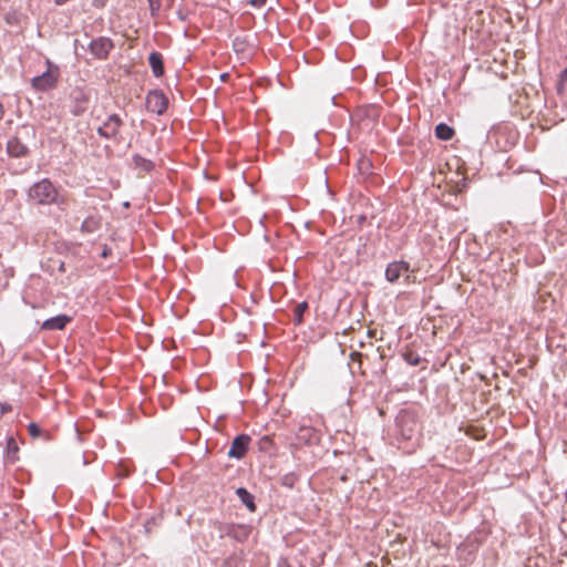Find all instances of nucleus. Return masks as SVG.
I'll list each match as a JSON object with an SVG mask.
<instances>
[{
    "instance_id": "obj_7",
    "label": "nucleus",
    "mask_w": 567,
    "mask_h": 567,
    "mask_svg": "<svg viewBox=\"0 0 567 567\" xmlns=\"http://www.w3.org/2000/svg\"><path fill=\"white\" fill-rule=\"evenodd\" d=\"M250 437L246 434H240L236 436L231 442L230 449L228 451V456L237 460L241 458L247 452Z\"/></svg>"
},
{
    "instance_id": "obj_10",
    "label": "nucleus",
    "mask_w": 567,
    "mask_h": 567,
    "mask_svg": "<svg viewBox=\"0 0 567 567\" xmlns=\"http://www.w3.org/2000/svg\"><path fill=\"white\" fill-rule=\"evenodd\" d=\"M7 150L8 153L14 157L24 156L28 152L27 146L22 144L18 138H11L8 142Z\"/></svg>"
},
{
    "instance_id": "obj_5",
    "label": "nucleus",
    "mask_w": 567,
    "mask_h": 567,
    "mask_svg": "<svg viewBox=\"0 0 567 567\" xmlns=\"http://www.w3.org/2000/svg\"><path fill=\"white\" fill-rule=\"evenodd\" d=\"M167 97L162 91H150L146 96V107L150 112L163 114L167 109Z\"/></svg>"
},
{
    "instance_id": "obj_13",
    "label": "nucleus",
    "mask_w": 567,
    "mask_h": 567,
    "mask_svg": "<svg viewBox=\"0 0 567 567\" xmlns=\"http://www.w3.org/2000/svg\"><path fill=\"white\" fill-rule=\"evenodd\" d=\"M435 135L437 138H440L442 141H449L453 137L454 130L444 123H440L435 127Z\"/></svg>"
},
{
    "instance_id": "obj_27",
    "label": "nucleus",
    "mask_w": 567,
    "mask_h": 567,
    "mask_svg": "<svg viewBox=\"0 0 567 567\" xmlns=\"http://www.w3.org/2000/svg\"><path fill=\"white\" fill-rule=\"evenodd\" d=\"M102 256H103V257H106V256H107V251H106V250H104V251L102 252Z\"/></svg>"
},
{
    "instance_id": "obj_1",
    "label": "nucleus",
    "mask_w": 567,
    "mask_h": 567,
    "mask_svg": "<svg viewBox=\"0 0 567 567\" xmlns=\"http://www.w3.org/2000/svg\"><path fill=\"white\" fill-rule=\"evenodd\" d=\"M28 196L31 200L40 205H50L58 202V190L49 179H42L33 184Z\"/></svg>"
},
{
    "instance_id": "obj_3",
    "label": "nucleus",
    "mask_w": 567,
    "mask_h": 567,
    "mask_svg": "<svg viewBox=\"0 0 567 567\" xmlns=\"http://www.w3.org/2000/svg\"><path fill=\"white\" fill-rule=\"evenodd\" d=\"M123 125L122 118L117 114H111L97 127V134L107 140H118L120 128Z\"/></svg>"
},
{
    "instance_id": "obj_24",
    "label": "nucleus",
    "mask_w": 567,
    "mask_h": 567,
    "mask_svg": "<svg viewBox=\"0 0 567 567\" xmlns=\"http://www.w3.org/2000/svg\"><path fill=\"white\" fill-rule=\"evenodd\" d=\"M406 360L412 365H417L419 362H420V358L419 357H415V358H412V359L410 357H408Z\"/></svg>"
},
{
    "instance_id": "obj_23",
    "label": "nucleus",
    "mask_w": 567,
    "mask_h": 567,
    "mask_svg": "<svg viewBox=\"0 0 567 567\" xmlns=\"http://www.w3.org/2000/svg\"><path fill=\"white\" fill-rule=\"evenodd\" d=\"M249 2L254 7H261L266 3V0H250Z\"/></svg>"
},
{
    "instance_id": "obj_4",
    "label": "nucleus",
    "mask_w": 567,
    "mask_h": 567,
    "mask_svg": "<svg viewBox=\"0 0 567 567\" xmlns=\"http://www.w3.org/2000/svg\"><path fill=\"white\" fill-rule=\"evenodd\" d=\"M410 265L406 261H393L390 262L385 269V278L389 282H396L400 278H403L406 282L410 281Z\"/></svg>"
},
{
    "instance_id": "obj_26",
    "label": "nucleus",
    "mask_w": 567,
    "mask_h": 567,
    "mask_svg": "<svg viewBox=\"0 0 567 567\" xmlns=\"http://www.w3.org/2000/svg\"><path fill=\"white\" fill-rule=\"evenodd\" d=\"M560 79H561V81L567 80V69H565L560 72Z\"/></svg>"
},
{
    "instance_id": "obj_20",
    "label": "nucleus",
    "mask_w": 567,
    "mask_h": 567,
    "mask_svg": "<svg viewBox=\"0 0 567 567\" xmlns=\"http://www.w3.org/2000/svg\"><path fill=\"white\" fill-rule=\"evenodd\" d=\"M234 48L236 51H244L245 50V41L239 38H236L234 40Z\"/></svg>"
},
{
    "instance_id": "obj_16",
    "label": "nucleus",
    "mask_w": 567,
    "mask_h": 567,
    "mask_svg": "<svg viewBox=\"0 0 567 567\" xmlns=\"http://www.w3.org/2000/svg\"><path fill=\"white\" fill-rule=\"evenodd\" d=\"M133 162L136 167L142 168L144 171H151L154 166V164L150 159H146L141 155H134Z\"/></svg>"
},
{
    "instance_id": "obj_19",
    "label": "nucleus",
    "mask_w": 567,
    "mask_h": 567,
    "mask_svg": "<svg viewBox=\"0 0 567 567\" xmlns=\"http://www.w3.org/2000/svg\"><path fill=\"white\" fill-rule=\"evenodd\" d=\"M28 431H29V434L32 436V437H38L40 436L41 434V429L38 424L35 423H30L29 426H28Z\"/></svg>"
},
{
    "instance_id": "obj_9",
    "label": "nucleus",
    "mask_w": 567,
    "mask_h": 567,
    "mask_svg": "<svg viewBox=\"0 0 567 567\" xmlns=\"http://www.w3.org/2000/svg\"><path fill=\"white\" fill-rule=\"evenodd\" d=\"M71 321V317L66 316V315H59V316H55L53 318H50V319H47L43 323H42V329L43 330H62L64 329V327Z\"/></svg>"
},
{
    "instance_id": "obj_8",
    "label": "nucleus",
    "mask_w": 567,
    "mask_h": 567,
    "mask_svg": "<svg viewBox=\"0 0 567 567\" xmlns=\"http://www.w3.org/2000/svg\"><path fill=\"white\" fill-rule=\"evenodd\" d=\"M56 83V73L47 70L41 75L33 78L32 85L40 91L52 89Z\"/></svg>"
},
{
    "instance_id": "obj_2",
    "label": "nucleus",
    "mask_w": 567,
    "mask_h": 567,
    "mask_svg": "<svg viewBox=\"0 0 567 567\" xmlns=\"http://www.w3.org/2000/svg\"><path fill=\"white\" fill-rule=\"evenodd\" d=\"M398 437L402 441L417 439L420 426L414 416L410 413H401L396 417Z\"/></svg>"
},
{
    "instance_id": "obj_18",
    "label": "nucleus",
    "mask_w": 567,
    "mask_h": 567,
    "mask_svg": "<svg viewBox=\"0 0 567 567\" xmlns=\"http://www.w3.org/2000/svg\"><path fill=\"white\" fill-rule=\"evenodd\" d=\"M151 16L156 18L161 10V0H147Z\"/></svg>"
},
{
    "instance_id": "obj_11",
    "label": "nucleus",
    "mask_w": 567,
    "mask_h": 567,
    "mask_svg": "<svg viewBox=\"0 0 567 567\" xmlns=\"http://www.w3.org/2000/svg\"><path fill=\"white\" fill-rule=\"evenodd\" d=\"M148 62L152 68L153 74L158 78L164 73L163 58L158 52H152L148 56Z\"/></svg>"
},
{
    "instance_id": "obj_15",
    "label": "nucleus",
    "mask_w": 567,
    "mask_h": 567,
    "mask_svg": "<svg viewBox=\"0 0 567 567\" xmlns=\"http://www.w3.org/2000/svg\"><path fill=\"white\" fill-rule=\"evenodd\" d=\"M297 440L303 443H309L315 439V431L309 426H301L297 432Z\"/></svg>"
},
{
    "instance_id": "obj_17",
    "label": "nucleus",
    "mask_w": 567,
    "mask_h": 567,
    "mask_svg": "<svg viewBox=\"0 0 567 567\" xmlns=\"http://www.w3.org/2000/svg\"><path fill=\"white\" fill-rule=\"evenodd\" d=\"M307 308H308V303L306 301L300 302L296 306L295 317H296L297 323H300L302 321V315L307 310Z\"/></svg>"
},
{
    "instance_id": "obj_25",
    "label": "nucleus",
    "mask_w": 567,
    "mask_h": 567,
    "mask_svg": "<svg viewBox=\"0 0 567 567\" xmlns=\"http://www.w3.org/2000/svg\"><path fill=\"white\" fill-rule=\"evenodd\" d=\"M10 410H11L10 405H8V404H2V405H1V410H0V414H4V413H7V412H8V411H10Z\"/></svg>"
},
{
    "instance_id": "obj_12",
    "label": "nucleus",
    "mask_w": 567,
    "mask_h": 567,
    "mask_svg": "<svg viewBox=\"0 0 567 567\" xmlns=\"http://www.w3.org/2000/svg\"><path fill=\"white\" fill-rule=\"evenodd\" d=\"M236 494L250 512L256 509L255 497L246 488L238 487Z\"/></svg>"
},
{
    "instance_id": "obj_22",
    "label": "nucleus",
    "mask_w": 567,
    "mask_h": 567,
    "mask_svg": "<svg viewBox=\"0 0 567 567\" xmlns=\"http://www.w3.org/2000/svg\"><path fill=\"white\" fill-rule=\"evenodd\" d=\"M284 485L292 486L293 484V476L292 475H286L282 480Z\"/></svg>"
},
{
    "instance_id": "obj_6",
    "label": "nucleus",
    "mask_w": 567,
    "mask_h": 567,
    "mask_svg": "<svg viewBox=\"0 0 567 567\" xmlns=\"http://www.w3.org/2000/svg\"><path fill=\"white\" fill-rule=\"evenodd\" d=\"M113 48V41L106 37H99L89 45L90 52L97 59H106Z\"/></svg>"
},
{
    "instance_id": "obj_21",
    "label": "nucleus",
    "mask_w": 567,
    "mask_h": 567,
    "mask_svg": "<svg viewBox=\"0 0 567 567\" xmlns=\"http://www.w3.org/2000/svg\"><path fill=\"white\" fill-rule=\"evenodd\" d=\"M8 449H9V451H13V452L18 451V445H17L16 441L13 440V437H10L8 440Z\"/></svg>"
},
{
    "instance_id": "obj_14",
    "label": "nucleus",
    "mask_w": 567,
    "mask_h": 567,
    "mask_svg": "<svg viewBox=\"0 0 567 567\" xmlns=\"http://www.w3.org/2000/svg\"><path fill=\"white\" fill-rule=\"evenodd\" d=\"M100 227V220L95 217H87L81 224V231L86 234H92L96 231Z\"/></svg>"
}]
</instances>
